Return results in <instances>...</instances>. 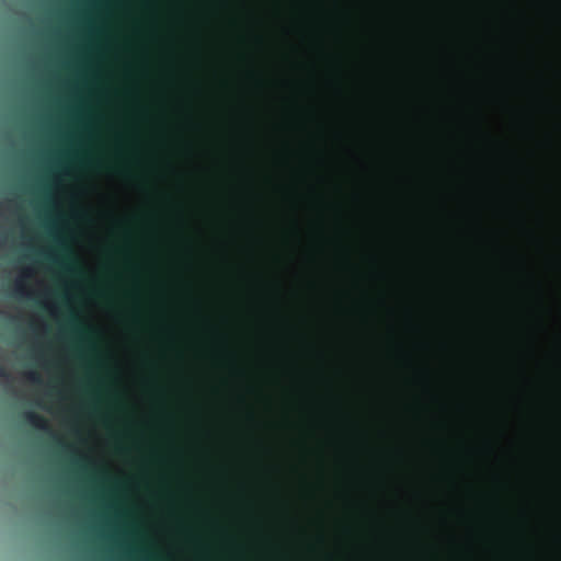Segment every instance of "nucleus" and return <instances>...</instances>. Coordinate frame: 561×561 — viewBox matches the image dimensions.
Listing matches in <instances>:
<instances>
[{"instance_id": "3", "label": "nucleus", "mask_w": 561, "mask_h": 561, "mask_svg": "<svg viewBox=\"0 0 561 561\" xmlns=\"http://www.w3.org/2000/svg\"><path fill=\"white\" fill-rule=\"evenodd\" d=\"M25 421L32 425L33 427L41 430V431H49V424L48 421L34 412H27L24 414Z\"/></svg>"}, {"instance_id": "1", "label": "nucleus", "mask_w": 561, "mask_h": 561, "mask_svg": "<svg viewBox=\"0 0 561 561\" xmlns=\"http://www.w3.org/2000/svg\"><path fill=\"white\" fill-rule=\"evenodd\" d=\"M69 324L71 333L78 336L82 345H84L89 351L95 352L96 345L94 343V330L82 324L76 316H71Z\"/></svg>"}, {"instance_id": "4", "label": "nucleus", "mask_w": 561, "mask_h": 561, "mask_svg": "<svg viewBox=\"0 0 561 561\" xmlns=\"http://www.w3.org/2000/svg\"><path fill=\"white\" fill-rule=\"evenodd\" d=\"M13 293L16 296H23L25 294L24 286L21 282L15 283Z\"/></svg>"}, {"instance_id": "6", "label": "nucleus", "mask_w": 561, "mask_h": 561, "mask_svg": "<svg viewBox=\"0 0 561 561\" xmlns=\"http://www.w3.org/2000/svg\"><path fill=\"white\" fill-rule=\"evenodd\" d=\"M0 377H3V378L9 377V373L3 366H0Z\"/></svg>"}, {"instance_id": "5", "label": "nucleus", "mask_w": 561, "mask_h": 561, "mask_svg": "<svg viewBox=\"0 0 561 561\" xmlns=\"http://www.w3.org/2000/svg\"><path fill=\"white\" fill-rule=\"evenodd\" d=\"M26 377H27L28 380H31L33 382H41L39 376L35 371L27 373Z\"/></svg>"}, {"instance_id": "2", "label": "nucleus", "mask_w": 561, "mask_h": 561, "mask_svg": "<svg viewBox=\"0 0 561 561\" xmlns=\"http://www.w3.org/2000/svg\"><path fill=\"white\" fill-rule=\"evenodd\" d=\"M61 249L66 252V255L60 261V265L64 267L65 271L70 272L75 275H82L81 268L78 266L77 260L73 257L69 249L62 243ZM55 261V259H53ZM57 262V260H56ZM59 263V261H58Z\"/></svg>"}]
</instances>
